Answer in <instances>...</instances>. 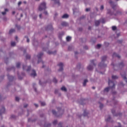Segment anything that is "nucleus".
<instances>
[{
	"label": "nucleus",
	"instance_id": "6",
	"mask_svg": "<svg viewBox=\"0 0 127 127\" xmlns=\"http://www.w3.org/2000/svg\"><path fill=\"white\" fill-rule=\"evenodd\" d=\"M31 69V66H26L23 65V70H26L27 72H29L30 71V69Z\"/></svg>",
	"mask_w": 127,
	"mask_h": 127
},
{
	"label": "nucleus",
	"instance_id": "10",
	"mask_svg": "<svg viewBox=\"0 0 127 127\" xmlns=\"http://www.w3.org/2000/svg\"><path fill=\"white\" fill-rule=\"evenodd\" d=\"M30 75L31 76V77H35L37 76L36 71H35V70H32V73L30 74Z\"/></svg>",
	"mask_w": 127,
	"mask_h": 127
},
{
	"label": "nucleus",
	"instance_id": "20",
	"mask_svg": "<svg viewBox=\"0 0 127 127\" xmlns=\"http://www.w3.org/2000/svg\"><path fill=\"white\" fill-rule=\"evenodd\" d=\"M66 41L69 42V41H71V39H72V38L70 36H67L66 38Z\"/></svg>",
	"mask_w": 127,
	"mask_h": 127
},
{
	"label": "nucleus",
	"instance_id": "35",
	"mask_svg": "<svg viewBox=\"0 0 127 127\" xmlns=\"http://www.w3.org/2000/svg\"><path fill=\"white\" fill-rule=\"evenodd\" d=\"M57 123H58V121L57 120H55L53 122V124L54 126H55L56 125H57Z\"/></svg>",
	"mask_w": 127,
	"mask_h": 127
},
{
	"label": "nucleus",
	"instance_id": "16",
	"mask_svg": "<svg viewBox=\"0 0 127 127\" xmlns=\"http://www.w3.org/2000/svg\"><path fill=\"white\" fill-rule=\"evenodd\" d=\"M69 17V15L67 14H64L62 16V18H68Z\"/></svg>",
	"mask_w": 127,
	"mask_h": 127
},
{
	"label": "nucleus",
	"instance_id": "39",
	"mask_svg": "<svg viewBox=\"0 0 127 127\" xmlns=\"http://www.w3.org/2000/svg\"><path fill=\"white\" fill-rule=\"evenodd\" d=\"M101 22H102V23H105V22H106V20H105V19H104V18L102 19Z\"/></svg>",
	"mask_w": 127,
	"mask_h": 127
},
{
	"label": "nucleus",
	"instance_id": "23",
	"mask_svg": "<svg viewBox=\"0 0 127 127\" xmlns=\"http://www.w3.org/2000/svg\"><path fill=\"white\" fill-rule=\"evenodd\" d=\"M112 79H113L114 80H116L117 79L119 78V77L118 76L116 75H112Z\"/></svg>",
	"mask_w": 127,
	"mask_h": 127
},
{
	"label": "nucleus",
	"instance_id": "63",
	"mask_svg": "<svg viewBox=\"0 0 127 127\" xmlns=\"http://www.w3.org/2000/svg\"><path fill=\"white\" fill-rule=\"evenodd\" d=\"M85 16H83L80 18V19H83V18H85Z\"/></svg>",
	"mask_w": 127,
	"mask_h": 127
},
{
	"label": "nucleus",
	"instance_id": "57",
	"mask_svg": "<svg viewBox=\"0 0 127 127\" xmlns=\"http://www.w3.org/2000/svg\"><path fill=\"white\" fill-rule=\"evenodd\" d=\"M11 119H15V116L14 115H12L11 116Z\"/></svg>",
	"mask_w": 127,
	"mask_h": 127
},
{
	"label": "nucleus",
	"instance_id": "38",
	"mask_svg": "<svg viewBox=\"0 0 127 127\" xmlns=\"http://www.w3.org/2000/svg\"><path fill=\"white\" fill-rule=\"evenodd\" d=\"M26 59H30V55H27L26 56Z\"/></svg>",
	"mask_w": 127,
	"mask_h": 127
},
{
	"label": "nucleus",
	"instance_id": "31",
	"mask_svg": "<svg viewBox=\"0 0 127 127\" xmlns=\"http://www.w3.org/2000/svg\"><path fill=\"white\" fill-rule=\"evenodd\" d=\"M112 30L115 31V30H117V26H112Z\"/></svg>",
	"mask_w": 127,
	"mask_h": 127
},
{
	"label": "nucleus",
	"instance_id": "59",
	"mask_svg": "<svg viewBox=\"0 0 127 127\" xmlns=\"http://www.w3.org/2000/svg\"><path fill=\"white\" fill-rule=\"evenodd\" d=\"M58 93V89H56L55 91V94H57Z\"/></svg>",
	"mask_w": 127,
	"mask_h": 127
},
{
	"label": "nucleus",
	"instance_id": "44",
	"mask_svg": "<svg viewBox=\"0 0 127 127\" xmlns=\"http://www.w3.org/2000/svg\"><path fill=\"white\" fill-rule=\"evenodd\" d=\"M59 127H62V122H60L58 125Z\"/></svg>",
	"mask_w": 127,
	"mask_h": 127
},
{
	"label": "nucleus",
	"instance_id": "53",
	"mask_svg": "<svg viewBox=\"0 0 127 127\" xmlns=\"http://www.w3.org/2000/svg\"><path fill=\"white\" fill-rule=\"evenodd\" d=\"M84 49H86V50H88V46H84Z\"/></svg>",
	"mask_w": 127,
	"mask_h": 127
},
{
	"label": "nucleus",
	"instance_id": "52",
	"mask_svg": "<svg viewBox=\"0 0 127 127\" xmlns=\"http://www.w3.org/2000/svg\"><path fill=\"white\" fill-rule=\"evenodd\" d=\"M105 46L107 47L109 46V45H110V44H107V42H105Z\"/></svg>",
	"mask_w": 127,
	"mask_h": 127
},
{
	"label": "nucleus",
	"instance_id": "29",
	"mask_svg": "<svg viewBox=\"0 0 127 127\" xmlns=\"http://www.w3.org/2000/svg\"><path fill=\"white\" fill-rule=\"evenodd\" d=\"M16 66L17 68H20V63H17Z\"/></svg>",
	"mask_w": 127,
	"mask_h": 127
},
{
	"label": "nucleus",
	"instance_id": "40",
	"mask_svg": "<svg viewBox=\"0 0 127 127\" xmlns=\"http://www.w3.org/2000/svg\"><path fill=\"white\" fill-rule=\"evenodd\" d=\"M41 106L44 107V106H45L46 105V104L45 103V102H41Z\"/></svg>",
	"mask_w": 127,
	"mask_h": 127
},
{
	"label": "nucleus",
	"instance_id": "45",
	"mask_svg": "<svg viewBox=\"0 0 127 127\" xmlns=\"http://www.w3.org/2000/svg\"><path fill=\"white\" fill-rule=\"evenodd\" d=\"M15 100L17 101V102H18L19 101V97H15Z\"/></svg>",
	"mask_w": 127,
	"mask_h": 127
},
{
	"label": "nucleus",
	"instance_id": "2",
	"mask_svg": "<svg viewBox=\"0 0 127 127\" xmlns=\"http://www.w3.org/2000/svg\"><path fill=\"white\" fill-rule=\"evenodd\" d=\"M107 60V56H104L102 57L101 62L98 64V67H100V68H105V67H107V64H105V61Z\"/></svg>",
	"mask_w": 127,
	"mask_h": 127
},
{
	"label": "nucleus",
	"instance_id": "12",
	"mask_svg": "<svg viewBox=\"0 0 127 127\" xmlns=\"http://www.w3.org/2000/svg\"><path fill=\"white\" fill-rule=\"evenodd\" d=\"M57 110L58 111V113H60V114H63V113H64V110H62L61 108L58 107Z\"/></svg>",
	"mask_w": 127,
	"mask_h": 127
},
{
	"label": "nucleus",
	"instance_id": "47",
	"mask_svg": "<svg viewBox=\"0 0 127 127\" xmlns=\"http://www.w3.org/2000/svg\"><path fill=\"white\" fill-rule=\"evenodd\" d=\"M104 9V5H102L100 7V10H103Z\"/></svg>",
	"mask_w": 127,
	"mask_h": 127
},
{
	"label": "nucleus",
	"instance_id": "42",
	"mask_svg": "<svg viewBox=\"0 0 127 127\" xmlns=\"http://www.w3.org/2000/svg\"><path fill=\"white\" fill-rule=\"evenodd\" d=\"M90 10H91V8H87L85 9V11L86 12L90 11Z\"/></svg>",
	"mask_w": 127,
	"mask_h": 127
},
{
	"label": "nucleus",
	"instance_id": "55",
	"mask_svg": "<svg viewBox=\"0 0 127 127\" xmlns=\"http://www.w3.org/2000/svg\"><path fill=\"white\" fill-rule=\"evenodd\" d=\"M21 3H22L21 1H19L18 3V5L19 6V5H20V4H21Z\"/></svg>",
	"mask_w": 127,
	"mask_h": 127
},
{
	"label": "nucleus",
	"instance_id": "33",
	"mask_svg": "<svg viewBox=\"0 0 127 127\" xmlns=\"http://www.w3.org/2000/svg\"><path fill=\"white\" fill-rule=\"evenodd\" d=\"M120 67H124L125 66V64H124V63L122 62L119 64Z\"/></svg>",
	"mask_w": 127,
	"mask_h": 127
},
{
	"label": "nucleus",
	"instance_id": "4",
	"mask_svg": "<svg viewBox=\"0 0 127 127\" xmlns=\"http://www.w3.org/2000/svg\"><path fill=\"white\" fill-rule=\"evenodd\" d=\"M42 56H43V53H42V52L40 53L37 55V57L38 58V64H39V63H40V62H42V64H44V62H43V61H42V60H41V57H42Z\"/></svg>",
	"mask_w": 127,
	"mask_h": 127
},
{
	"label": "nucleus",
	"instance_id": "13",
	"mask_svg": "<svg viewBox=\"0 0 127 127\" xmlns=\"http://www.w3.org/2000/svg\"><path fill=\"white\" fill-rule=\"evenodd\" d=\"M113 58L114 57H117V58H121V56L119 55L118 54L114 53L113 55Z\"/></svg>",
	"mask_w": 127,
	"mask_h": 127
},
{
	"label": "nucleus",
	"instance_id": "14",
	"mask_svg": "<svg viewBox=\"0 0 127 127\" xmlns=\"http://www.w3.org/2000/svg\"><path fill=\"white\" fill-rule=\"evenodd\" d=\"M62 26H68V23L66 22H63L61 23Z\"/></svg>",
	"mask_w": 127,
	"mask_h": 127
},
{
	"label": "nucleus",
	"instance_id": "60",
	"mask_svg": "<svg viewBox=\"0 0 127 127\" xmlns=\"http://www.w3.org/2000/svg\"><path fill=\"white\" fill-rule=\"evenodd\" d=\"M81 67V64H78V65H77V68H80Z\"/></svg>",
	"mask_w": 127,
	"mask_h": 127
},
{
	"label": "nucleus",
	"instance_id": "37",
	"mask_svg": "<svg viewBox=\"0 0 127 127\" xmlns=\"http://www.w3.org/2000/svg\"><path fill=\"white\" fill-rule=\"evenodd\" d=\"M11 46H15V42H12L11 43Z\"/></svg>",
	"mask_w": 127,
	"mask_h": 127
},
{
	"label": "nucleus",
	"instance_id": "46",
	"mask_svg": "<svg viewBox=\"0 0 127 127\" xmlns=\"http://www.w3.org/2000/svg\"><path fill=\"white\" fill-rule=\"evenodd\" d=\"M111 112H112L113 115H115V113H116V111H115V110L112 109Z\"/></svg>",
	"mask_w": 127,
	"mask_h": 127
},
{
	"label": "nucleus",
	"instance_id": "30",
	"mask_svg": "<svg viewBox=\"0 0 127 127\" xmlns=\"http://www.w3.org/2000/svg\"><path fill=\"white\" fill-rule=\"evenodd\" d=\"M90 62H91V64H93V65H94V66H96V64H95V63H94V62H95V60H92L90 61Z\"/></svg>",
	"mask_w": 127,
	"mask_h": 127
},
{
	"label": "nucleus",
	"instance_id": "19",
	"mask_svg": "<svg viewBox=\"0 0 127 127\" xmlns=\"http://www.w3.org/2000/svg\"><path fill=\"white\" fill-rule=\"evenodd\" d=\"M96 26H98L100 25V20H97L95 22Z\"/></svg>",
	"mask_w": 127,
	"mask_h": 127
},
{
	"label": "nucleus",
	"instance_id": "61",
	"mask_svg": "<svg viewBox=\"0 0 127 127\" xmlns=\"http://www.w3.org/2000/svg\"><path fill=\"white\" fill-rule=\"evenodd\" d=\"M27 107H28V104H26L24 105V108H27Z\"/></svg>",
	"mask_w": 127,
	"mask_h": 127
},
{
	"label": "nucleus",
	"instance_id": "26",
	"mask_svg": "<svg viewBox=\"0 0 127 127\" xmlns=\"http://www.w3.org/2000/svg\"><path fill=\"white\" fill-rule=\"evenodd\" d=\"M87 82H88V80H87V79L84 80V81L83 82V84L84 87H85V86H86Z\"/></svg>",
	"mask_w": 127,
	"mask_h": 127
},
{
	"label": "nucleus",
	"instance_id": "24",
	"mask_svg": "<svg viewBox=\"0 0 127 127\" xmlns=\"http://www.w3.org/2000/svg\"><path fill=\"white\" fill-rule=\"evenodd\" d=\"M13 32H15V30L14 29H11L10 30H9V33L10 34H11V33H12Z\"/></svg>",
	"mask_w": 127,
	"mask_h": 127
},
{
	"label": "nucleus",
	"instance_id": "3",
	"mask_svg": "<svg viewBox=\"0 0 127 127\" xmlns=\"http://www.w3.org/2000/svg\"><path fill=\"white\" fill-rule=\"evenodd\" d=\"M46 8V3H45V2L41 3L39 6V10L40 11H42V10H45Z\"/></svg>",
	"mask_w": 127,
	"mask_h": 127
},
{
	"label": "nucleus",
	"instance_id": "18",
	"mask_svg": "<svg viewBox=\"0 0 127 127\" xmlns=\"http://www.w3.org/2000/svg\"><path fill=\"white\" fill-rule=\"evenodd\" d=\"M61 89L62 91H64V92H67V89L64 86H63Z\"/></svg>",
	"mask_w": 127,
	"mask_h": 127
},
{
	"label": "nucleus",
	"instance_id": "48",
	"mask_svg": "<svg viewBox=\"0 0 127 127\" xmlns=\"http://www.w3.org/2000/svg\"><path fill=\"white\" fill-rule=\"evenodd\" d=\"M116 117H121V116H122V114L121 113H119V114H116V115H115Z\"/></svg>",
	"mask_w": 127,
	"mask_h": 127
},
{
	"label": "nucleus",
	"instance_id": "8",
	"mask_svg": "<svg viewBox=\"0 0 127 127\" xmlns=\"http://www.w3.org/2000/svg\"><path fill=\"white\" fill-rule=\"evenodd\" d=\"M58 66H59L60 69H59V71L63 70V63H60L58 64Z\"/></svg>",
	"mask_w": 127,
	"mask_h": 127
},
{
	"label": "nucleus",
	"instance_id": "32",
	"mask_svg": "<svg viewBox=\"0 0 127 127\" xmlns=\"http://www.w3.org/2000/svg\"><path fill=\"white\" fill-rule=\"evenodd\" d=\"M51 127V124H48L47 125L45 124V127Z\"/></svg>",
	"mask_w": 127,
	"mask_h": 127
},
{
	"label": "nucleus",
	"instance_id": "22",
	"mask_svg": "<svg viewBox=\"0 0 127 127\" xmlns=\"http://www.w3.org/2000/svg\"><path fill=\"white\" fill-rule=\"evenodd\" d=\"M48 54H49V55H50L51 54H55V53H56V51H55L54 52H50V51H49L47 52Z\"/></svg>",
	"mask_w": 127,
	"mask_h": 127
},
{
	"label": "nucleus",
	"instance_id": "17",
	"mask_svg": "<svg viewBox=\"0 0 127 127\" xmlns=\"http://www.w3.org/2000/svg\"><path fill=\"white\" fill-rule=\"evenodd\" d=\"M87 69L89 71H92V70H93V66L89 65V66H87Z\"/></svg>",
	"mask_w": 127,
	"mask_h": 127
},
{
	"label": "nucleus",
	"instance_id": "56",
	"mask_svg": "<svg viewBox=\"0 0 127 127\" xmlns=\"http://www.w3.org/2000/svg\"><path fill=\"white\" fill-rule=\"evenodd\" d=\"M1 13H2V14H3V15H4L6 14V12H5V11L2 12Z\"/></svg>",
	"mask_w": 127,
	"mask_h": 127
},
{
	"label": "nucleus",
	"instance_id": "62",
	"mask_svg": "<svg viewBox=\"0 0 127 127\" xmlns=\"http://www.w3.org/2000/svg\"><path fill=\"white\" fill-rule=\"evenodd\" d=\"M39 17H40V18H42V14H40L39 15Z\"/></svg>",
	"mask_w": 127,
	"mask_h": 127
},
{
	"label": "nucleus",
	"instance_id": "11",
	"mask_svg": "<svg viewBox=\"0 0 127 127\" xmlns=\"http://www.w3.org/2000/svg\"><path fill=\"white\" fill-rule=\"evenodd\" d=\"M5 112V108H4V107H2V108L1 110H0V116L1 117L2 114H4V112Z\"/></svg>",
	"mask_w": 127,
	"mask_h": 127
},
{
	"label": "nucleus",
	"instance_id": "36",
	"mask_svg": "<svg viewBox=\"0 0 127 127\" xmlns=\"http://www.w3.org/2000/svg\"><path fill=\"white\" fill-rule=\"evenodd\" d=\"M102 46V45L101 44H98L97 46H96V47L97 48H98V49L101 48V47Z\"/></svg>",
	"mask_w": 127,
	"mask_h": 127
},
{
	"label": "nucleus",
	"instance_id": "28",
	"mask_svg": "<svg viewBox=\"0 0 127 127\" xmlns=\"http://www.w3.org/2000/svg\"><path fill=\"white\" fill-rule=\"evenodd\" d=\"M55 1V3H57L58 5H60V2L59 1V0L58 1H56L57 0H52Z\"/></svg>",
	"mask_w": 127,
	"mask_h": 127
},
{
	"label": "nucleus",
	"instance_id": "1",
	"mask_svg": "<svg viewBox=\"0 0 127 127\" xmlns=\"http://www.w3.org/2000/svg\"><path fill=\"white\" fill-rule=\"evenodd\" d=\"M108 85L109 86V87H106L104 89V92H109L110 91V89H111L112 90L115 89L116 85L115 84V82H113V81L110 80L109 79V81H108Z\"/></svg>",
	"mask_w": 127,
	"mask_h": 127
},
{
	"label": "nucleus",
	"instance_id": "27",
	"mask_svg": "<svg viewBox=\"0 0 127 127\" xmlns=\"http://www.w3.org/2000/svg\"><path fill=\"white\" fill-rule=\"evenodd\" d=\"M106 122H110L111 121V116L110 115L108 116V118L107 119H105Z\"/></svg>",
	"mask_w": 127,
	"mask_h": 127
},
{
	"label": "nucleus",
	"instance_id": "5",
	"mask_svg": "<svg viewBox=\"0 0 127 127\" xmlns=\"http://www.w3.org/2000/svg\"><path fill=\"white\" fill-rule=\"evenodd\" d=\"M120 74L122 78H123L124 80H125L126 83H127V73H126V72H121Z\"/></svg>",
	"mask_w": 127,
	"mask_h": 127
},
{
	"label": "nucleus",
	"instance_id": "25",
	"mask_svg": "<svg viewBox=\"0 0 127 127\" xmlns=\"http://www.w3.org/2000/svg\"><path fill=\"white\" fill-rule=\"evenodd\" d=\"M83 116L84 117H86V116H88V113L87 112V110H84L83 113Z\"/></svg>",
	"mask_w": 127,
	"mask_h": 127
},
{
	"label": "nucleus",
	"instance_id": "43",
	"mask_svg": "<svg viewBox=\"0 0 127 127\" xmlns=\"http://www.w3.org/2000/svg\"><path fill=\"white\" fill-rule=\"evenodd\" d=\"M103 107H104V105L101 104L99 106L100 110H102V109H103Z\"/></svg>",
	"mask_w": 127,
	"mask_h": 127
},
{
	"label": "nucleus",
	"instance_id": "15",
	"mask_svg": "<svg viewBox=\"0 0 127 127\" xmlns=\"http://www.w3.org/2000/svg\"><path fill=\"white\" fill-rule=\"evenodd\" d=\"M8 78L9 79V80L10 81L11 80H13L14 77L12 76L9 75V74L7 75Z\"/></svg>",
	"mask_w": 127,
	"mask_h": 127
},
{
	"label": "nucleus",
	"instance_id": "50",
	"mask_svg": "<svg viewBox=\"0 0 127 127\" xmlns=\"http://www.w3.org/2000/svg\"><path fill=\"white\" fill-rule=\"evenodd\" d=\"M28 122H34V121L31 120V119L29 118L28 120Z\"/></svg>",
	"mask_w": 127,
	"mask_h": 127
},
{
	"label": "nucleus",
	"instance_id": "64",
	"mask_svg": "<svg viewBox=\"0 0 127 127\" xmlns=\"http://www.w3.org/2000/svg\"><path fill=\"white\" fill-rule=\"evenodd\" d=\"M8 11V9L7 8H5V12Z\"/></svg>",
	"mask_w": 127,
	"mask_h": 127
},
{
	"label": "nucleus",
	"instance_id": "58",
	"mask_svg": "<svg viewBox=\"0 0 127 127\" xmlns=\"http://www.w3.org/2000/svg\"><path fill=\"white\" fill-rule=\"evenodd\" d=\"M44 14H45L46 15H47V14H48V12H47V11H45L44 12Z\"/></svg>",
	"mask_w": 127,
	"mask_h": 127
},
{
	"label": "nucleus",
	"instance_id": "49",
	"mask_svg": "<svg viewBox=\"0 0 127 127\" xmlns=\"http://www.w3.org/2000/svg\"><path fill=\"white\" fill-rule=\"evenodd\" d=\"M15 26L18 29H20V26H18L17 24H16Z\"/></svg>",
	"mask_w": 127,
	"mask_h": 127
},
{
	"label": "nucleus",
	"instance_id": "54",
	"mask_svg": "<svg viewBox=\"0 0 127 127\" xmlns=\"http://www.w3.org/2000/svg\"><path fill=\"white\" fill-rule=\"evenodd\" d=\"M71 50H72V47L69 46L68 48V50H69L70 51Z\"/></svg>",
	"mask_w": 127,
	"mask_h": 127
},
{
	"label": "nucleus",
	"instance_id": "21",
	"mask_svg": "<svg viewBox=\"0 0 127 127\" xmlns=\"http://www.w3.org/2000/svg\"><path fill=\"white\" fill-rule=\"evenodd\" d=\"M53 114L55 116V117H57V112L54 110H52Z\"/></svg>",
	"mask_w": 127,
	"mask_h": 127
},
{
	"label": "nucleus",
	"instance_id": "51",
	"mask_svg": "<svg viewBox=\"0 0 127 127\" xmlns=\"http://www.w3.org/2000/svg\"><path fill=\"white\" fill-rule=\"evenodd\" d=\"M108 12L109 14H111V10L110 9H107Z\"/></svg>",
	"mask_w": 127,
	"mask_h": 127
},
{
	"label": "nucleus",
	"instance_id": "41",
	"mask_svg": "<svg viewBox=\"0 0 127 127\" xmlns=\"http://www.w3.org/2000/svg\"><path fill=\"white\" fill-rule=\"evenodd\" d=\"M25 38H27V42H29V38H28L27 36H25Z\"/></svg>",
	"mask_w": 127,
	"mask_h": 127
},
{
	"label": "nucleus",
	"instance_id": "9",
	"mask_svg": "<svg viewBox=\"0 0 127 127\" xmlns=\"http://www.w3.org/2000/svg\"><path fill=\"white\" fill-rule=\"evenodd\" d=\"M46 30H53L52 25L50 24L46 27Z\"/></svg>",
	"mask_w": 127,
	"mask_h": 127
},
{
	"label": "nucleus",
	"instance_id": "7",
	"mask_svg": "<svg viewBox=\"0 0 127 127\" xmlns=\"http://www.w3.org/2000/svg\"><path fill=\"white\" fill-rule=\"evenodd\" d=\"M109 3L110 4H111L112 8L114 9V10H116L117 4H115V3H114V2H113L112 1H110Z\"/></svg>",
	"mask_w": 127,
	"mask_h": 127
},
{
	"label": "nucleus",
	"instance_id": "34",
	"mask_svg": "<svg viewBox=\"0 0 127 127\" xmlns=\"http://www.w3.org/2000/svg\"><path fill=\"white\" fill-rule=\"evenodd\" d=\"M53 82H54V83H57V82H58V80H57L56 78H54Z\"/></svg>",
	"mask_w": 127,
	"mask_h": 127
}]
</instances>
